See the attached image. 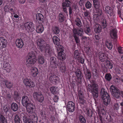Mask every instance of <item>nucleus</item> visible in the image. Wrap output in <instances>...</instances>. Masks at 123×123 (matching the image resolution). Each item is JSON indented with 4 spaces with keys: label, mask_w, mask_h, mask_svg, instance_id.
Returning a JSON list of instances; mask_svg holds the SVG:
<instances>
[{
    "label": "nucleus",
    "mask_w": 123,
    "mask_h": 123,
    "mask_svg": "<svg viewBox=\"0 0 123 123\" xmlns=\"http://www.w3.org/2000/svg\"><path fill=\"white\" fill-rule=\"evenodd\" d=\"M21 102L23 106L26 107L28 112L30 113L33 112L34 105L31 102L28 97L26 96L22 97Z\"/></svg>",
    "instance_id": "obj_1"
},
{
    "label": "nucleus",
    "mask_w": 123,
    "mask_h": 123,
    "mask_svg": "<svg viewBox=\"0 0 123 123\" xmlns=\"http://www.w3.org/2000/svg\"><path fill=\"white\" fill-rule=\"evenodd\" d=\"M37 60L35 53L33 51L30 52L28 54L26 64L28 67L31 66V65L35 64Z\"/></svg>",
    "instance_id": "obj_2"
},
{
    "label": "nucleus",
    "mask_w": 123,
    "mask_h": 123,
    "mask_svg": "<svg viewBox=\"0 0 123 123\" xmlns=\"http://www.w3.org/2000/svg\"><path fill=\"white\" fill-rule=\"evenodd\" d=\"M88 88L89 91L92 93V96L94 98H97L98 96V85L93 83L89 84Z\"/></svg>",
    "instance_id": "obj_3"
},
{
    "label": "nucleus",
    "mask_w": 123,
    "mask_h": 123,
    "mask_svg": "<svg viewBox=\"0 0 123 123\" xmlns=\"http://www.w3.org/2000/svg\"><path fill=\"white\" fill-rule=\"evenodd\" d=\"M101 98L103 100V104L105 105H108L110 103V98L104 89H101Z\"/></svg>",
    "instance_id": "obj_4"
},
{
    "label": "nucleus",
    "mask_w": 123,
    "mask_h": 123,
    "mask_svg": "<svg viewBox=\"0 0 123 123\" xmlns=\"http://www.w3.org/2000/svg\"><path fill=\"white\" fill-rule=\"evenodd\" d=\"M73 36L74 37L76 43H79L80 41L79 37L77 36V35L82 36L83 34V29L80 28L79 29L74 28L72 30Z\"/></svg>",
    "instance_id": "obj_5"
},
{
    "label": "nucleus",
    "mask_w": 123,
    "mask_h": 123,
    "mask_svg": "<svg viewBox=\"0 0 123 123\" xmlns=\"http://www.w3.org/2000/svg\"><path fill=\"white\" fill-rule=\"evenodd\" d=\"M110 91L113 97L116 98H118L120 97V92L119 90L114 86H111Z\"/></svg>",
    "instance_id": "obj_6"
},
{
    "label": "nucleus",
    "mask_w": 123,
    "mask_h": 123,
    "mask_svg": "<svg viewBox=\"0 0 123 123\" xmlns=\"http://www.w3.org/2000/svg\"><path fill=\"white\" fill-rule=\"evenodd\" d=\"M74 57L76 60L82 64H84V59L81 57V54L78 50H75L74 53Z\"/></svg>",
    "instance_id": "obj_7"
},
{
    "label": "nucleus",
    "mask_w": 123,
    "mask_h": 123,
    "mask_svg": "<svg viewBox=\"0 0 123 123\" xmlns=\"http://www.w3.org/2000/svg\"><path fill=\"white\" fill-rule=\"evenodd\" d=\"M49 77V81L53 84H56L59 82V78L58 77L53 73H50L48 76Z\"/></svg>",
    "instance_id": "obj_8"
},
{
    "label": "nucleus",
    "mask_w": 123,
    "mask_h": 123,
    "mask_svg": "<svg viewBox=\"0 0 123 123\" xmlns=\"http://www.w3.org/2000/svg\"><path fill=\"white\" fill-rule=\"evenodd\" d=\"M26 30L28 32H31L34 30L33 24L31 22H26L24 24Z\"/></svg>",
    "instance_id": "obj_9"
},
{
    "label": "nucleus",
    "mask_w": 123,
    "mask_h": 123,
    "mask_svg": "<svg viewBox=\"0 0 123 123\" xmlns=\"http://www.w3.org/2000/svg\"><path fill=\"white\" fill-rule=\"evenodd\" d=\"M37 44L39 46V49L41 52H43L44 50V47L46 45L45 41L41 38L38 39L37 42Z\"/></svg>",
    "instance_id": "obj_10"
},
{
    "label": "nucleus",
    "mask_w": 123,
    "mask_h": 123,
    "mask_svg": "<svg viewBox=\"0 0 123 123\" xmlns=\"http://www.w3.org/2000/svg\"><path fill=\"white\" fill-rule=\"evenodd\" d=\"M33 96L35 99L40 102H42L44 100L43 95L39 92H35L33 93Z\"/></svg>",
    "instance_id": "obj_11"
},
{
    "label": "nucleus",
    "mask_w": 123,
    "mask_h": 123,
    "mask_svg": "<svg viewBox=\"0 0 123 123\" xmlns=\"http://www.w3.org/2000/svg\"><path fill=\"white\" fill-rule=\"evenodd\" d=\"M0 81L4 84L6 87L8 88H11L13 86V84L12 83L6 79L0 77Z\"/></svg>",
    "instance_id": "obj_12"
},
{
    "label": "nucleus",
    "mask_w": 123,
    "mask_h": 123,
    "mask_svg": "<svg viewBox=\"0 0 123 123\" xmlns=\"http://www.w3.org/2000/svg\"><path fill=\"white\" fill-rule=\"evenodd\" d=\"M23 82L25 85L26 86L32 87H34L35 86L34 83L29 79H24Z\"/></svg>",
    "instance_id": "obj_13"
},
{
    "label": "nucleus",
    "mask_w": 123,
    "mask_h": 123,
    "mask_svg": "<svg viewBox=\"0 0 123 123\" xmlns=\"http://www.w3.org/2000/svg\"><path fill=\"white\" fill-rule=\"evenodd\" d=\"M71 3L68 0H66L65 2L62 3V8L63 11L68 15V11L66 7H69L70 6Z\"/></svg>",
    "instance_id": "obj_14"
},
{
    "label": "nucleus",
    "mask_w": 123,
    "mask_h": 123,
    "mask_svg": "<svg viewBox=\"0 0 123 123\" xmlns=\"http://www.w3.org/2000/svg\"><path fill=\"white\" fill-rule=\"evenodd\" d=\"M75 104L72 101H69L67 104V109L70 112H73L75 110Z\"/></svg>",
    "instance_id": "obj_15"
},
{
    "label": "nucleus",
    "mask_w": 123,
    "mask_h": 123,
    "mask_svg": "<svg viewBox=\"0 0 123 123\" xmlns=\"http://www.w3.org/2000/svg\"><path fill=\"white\" fill-rule=\"evenodd\" d=\"M78 96L79 101L81 104L84 105L86 103V101L85 99L84 95L83 92L80 90L78 92Z\"/></svg>",
    "instance_id": "obj_16"
},
{
    "label": "nucleus",
    "mask_w": 123,
    "mask_h": 123,
    "mask_svg": "<svg viewBox=\"0 0 123 123\" xmlns=\"http://www.w3.org/2000/svg\"><path fill=\"white\" fill-rule=\"evenodd\" d=\"M20 116L24 123H31V121H30V119L27 117V115L25 113H22L20 114Z\"/></svg>",
    "instance_id": "obj_17"
},
{
    "label": "nucleus",
    "mask_w": 123,
    "mask_h": 123,
    "mask_svg": "<svg viewBox=\"0 0 123 123\" xmlns=\"http://www.w3.org/2000/svg\"><path fill=\"white\" fill-rule=\"evenodd\" d=\"M7 43V40L4 37L0 38V48L2 49L5 47Z\"/></svg>",
    "instance_id": "obj_18"
},
{
    "label": "nucleus",
    "mask_w": 123,
    "mask_h": 123,
    "mask_svg": "<svg viewBox=\"0 0 123 123\" xmlns=\"http://www.w3.org/2000/svg\"><path fill=\"white\" fill-rule=\"evenodd\" d=\"M15 43L17 47L18 48H21L24 45L23 41L21 39H17Z\"/></svg>",
    "instance_id": "obj_19"
},
{
    "label": "nucleus",
    "mask_w": 123,
    "mask_h": 123,
    "mask_svg": "<svg viewBox=\"0 0 123 123\" xmlns=\"http://www.w3.org/2000/svg\"><path fill=\"white\" fill-rule=\"evenodd\" d=\"M45 52L46 54L48 56H51V51L50 49L49 45L46 44L45 46L44 47Z\"/></svg>",
    "instance_id": "obj_20"
},
{
    "label": "nucleus",
    "mask_w": 123,
    "mask_h": 123,
    "mask_svg": "<svg viewBox=\"0 0 123 123\" xmlns=\"http://www.w3.org/2000/svg\"><path fill=\"white\" fill-rule=\"evenodd\" d=\"M94 31L96 33L100 32L101 30V27L99 24L95 23L93 26Z\"/></svg>",
    "instance_id": "obj_21"
},
{
    "label": "nucleus",
    "mask_w": 123,
    "mask_h": 123,
    "mask_svg": "<svg viewBox=\"0 0 123 123\" xmlns=\"http://www.w3.org/2000/svg\"><path fill=\"white\" fill-rule=\"evenodd\" d=\"M50 62L51 64L54 65V67L55 68H57L59 66L58 63L56 61V59L54 57L51 58Z\"/></svg>",
    "instance_id": "obj_22"
},
{
    "label": "nucleus",
    "mask_w": 123,
    "mask_h": 123,
    "mask_svg": "<svg viewBox=\"0 0 123 123\" xmlns=\"http://www.w3.org/2000/svg\"><path fill=\"white\" fill-rule=\"evenodd\" d=\"M30 121H31V123H36L37 121V117L36 116L31 114L29 116Z\"/></svg>",
    "instance_id": "obj_23"
},
{
    "label": "nucleus",
    "mask_w": 123,
    "mask_h": 123,
    "mask_svg": "<svg viewBox=\"0 0 123 123\" xmlns=\"http://www.w3.org/2000/svg\"><path fill=\"white\" fill-rule=\"evenodd\" d=\"M38 73V69L36 68H33L31 70V74L33 77H36Z\"/></svg>",
    "instance_id": "obj_24"
},
{
    "label": "nucleus",
    "mask_w": 123,
    "mask_h": 123,
    "mask_svg": "<svg viewBox=\"0 0 123 123\" xmlns=\"http://www.w3.org/2000/svg\"><path fill=\"white\" fill-rule=\"evenodd\" d=\"M105 11L107 13L110 15L111 16L112 15L113 12L112 9L110 7L107 6L105 7Z\"/></svg>",
    "instance_id": "obj_25"
},
{
    "label": "nucleus",
    "mask_w": 123,
    "mask_h": 123,
    "mask_svg": "<svg viewBox=\"0 0 123 123\" xmlns=\"http://www.w3.org/2000/svg\"><path fill=\"white\" fill-rule=\"evenodd\" d=\"M52 40L54 43L57 46L59 45L60 43V40L59 38L56 36H54Z\"/></svg>",
    "instance_id": "obj_26"
},
{
    "label": "nucleus",
    "mask_w": 123,
    "mask_h": 123,
    "mask_svg": "<svg viewBox=\"0 0 123 123\" xmlns=\"http://www.w3.org/2000/svg\"><path fill=\"white\" fill-rule=\"evenodd\" d=\"M36 18L39 20L40 22H43L44 21V17L43 15L41 13H38L36 15Z\"/></svg>",
    "instance_id": "obj_27"
},
{
    "label": "nucleus",
    "mask_w": 123,
    "mask_h": 123,
    "mask_svg": "<svg viewBox=\"0 0 123 123\" xmlns=\"http://www.w3.org/2000/svg\"><path fill=\"white\" fill-rule=\"evenodd\" d=\"M50 90L52 93L54 94H57L59 93L58 88L55 86H53L50 88Z\"/></svg>",
    "instance_id": "obj_28"
},
{
    "label": "nucleus",
    "mask_w": 123,
    "mask_h": 123,
    "mask_svg": "<svg viewBox=\"0 0 123 123\" xmlns=\"http://www.w3.org/2000/svg\"><path fill=\"white\" fill-rule=\"evenodd\" d=\"M3 68V69L6 70L7 72H9L11 71L10 66L8 63H5L4 64Z\"/></svg>",
    "instance_id": "obj_29"
},
{
    "label": "nucleus",
    "mask_w": 123,
    "mask_h": 123,
    "mask_svg": "<svg viewBox=\"0 0 123 123\" xmlns=\"http://www.w3.org/2000/svg\"><path fill=\"white\" fill-rule=\"evenodd\" d=\"M99 58L102 62H103L105 61L106 57L105 54L104 53H102L101 52H99Z\"/></svg>",
    "instance_id": "obj_30"
},
{
    "label": "nucleus",
    "mask_w": 123,
    "mask_h": 123,
    "mask_svg": "<svg viewBox=\"0 0 123 123\" xmlns=\"http://www.w3.org/2000/svg\"><path fill=\"white\" fill-rule=\"evenodd\" d=\"M59 66H58L60 68V70L62 73H64L66 70L64 64L61 62L59 63Z\"/></svg>",
    "instance_id": "obj_31"
},
{
    "label": "nucleus",
    "mask_w": 123,
    "mask_h": 123,
    "mask_svg": "<svg viewBox=\"0 0 123 123\" xmlns=\"http://www.w3.org/2000/svg\"><path fill=\"white\" fill-rule=\"evenodd\" d=\"M59 58L61 60H64L66 58V55L62 51L59 52L58 53Z\"/></svg>",
    "instance_id": "obj_32"
},
{
    "label": "nucleus",
    "mask_w": 123,
    "mask_h": 123,
    "mask_svg": "<svg viewBox=\"0 0 123 123\" xmlns=\"http://www.w3.org/2000/svg\"><path fill=\"white\" fill-rule=\"evenodd\" d=\"M117 31L115 29L112 30L110 32L111 36L112 38H115L117 37Z\"/></svg>",
    "instance_id": "obj_33"
},
{
    "label": "nucleus",
    "mask_w": 123,
    "mask_h": 123,
    "mask_svg": "<svg viewBox=\"0 0 123 123\" xmlns=\"http://www.w3.org/2000/svg\"><path fill=\"white\" fill-rule=\"evenodd\" d=\"M43 30V27L42 25H39L36 27V31L38 33H42Z\"/></svg>",
    "instance_id": "obj_34"
},
{
    "label": "nucleus",
    "mask_w": 123,
    "mask_h": 123,
    "mask_svg": "<svg viewBox=\"0 0 123 123\" xmlns=\"http://www.w3.org/2000/svg\"><path fill=\"white\" fill-rule=\"evenodd\" d=\"M11 109L13 111H17L18 109V106L17 104L15 103H13L11 105Z\"/></svg>",
    "instance_id": "obj_35"
},
{
    "label": "nucleus",
    "mask_w": 123,
    "mask_h": 123,
    "mask_svg": "<svg viewBox=\"0 0 123 123\" xmlns=\"http://www.w3.org/2000/svg\"><path fill=\"white\" fill-rule=\"evenodd\" d=\"M94 6L95 8H98L100 3L98 0H93Z\"/></svg>",
    "instance_id": "obj_36"
},
{
    "label": "nucleus",
    "mask_w": 123,
    "mask_h": 123,
    "mask_svg": "<svg viewBox=\"0 0 123 123\" xmlns=\"http://www.w3.org/2000/svg\"><path fill=\"white\" fill-rule=\"evenodd\" d=\"M38 60L39 63L41 64H43L45 61L43 57L41 56H38Z\"/></svg>",
    "instance_id": "obj_37"
},
{
    "label": "nucleus",
    "mask_w": 123,
    "mask_h": 123,
    "mask_svg": "<svg viewBox=\"0 0 123 123\" xmlns=\"http://www.w3.org/2000/svg\"><path fill=\"white\" fill-rule=\"evenodd\" d=\"M75 23L79 27H81L82 26V23L80 19L78 18H77L75 20Z\"/></svg>",
    "instance_id": "obj_38"
},
{
    "label": "nucleus",
    "mask_w": 123,
    "mask_h": 123,
    "mask_svg": "<svg viewBox=\"0 0 123 123\" xmlns=\"http://www.w3.org/2000/svg\"><path fill=\"white\" fill-rule=\"evenodd\" d=\"M0 122L2 123H7L6 119L2 115H0Z\"/></svg>",
    "instance_id": "obj_39"
},
{
    "label": "nucleus",
    "mask_w": 123,
    "mask_h": 123,
    "mask_svg": "<svg viewBox=\"0 0 123 123\" xmlns=\"http://www.w3.org/2000/svg\"><path fill=\"white\" fill-rule=\"evenodd\" d=\"M53 30L54 33L56 34H58L60 31V29L59 27L56 26L53 27Z\"/></svg>",
    "instance_id": "obj_40"
},
{
    "label": "nucleus",
    "mask_w": 123,
    "mask_h": 123,
    "mask_svg": "<svg viewBox=\"0 0 123 123\" xmlns=\"http://www.w3.org/2000/svg\"><path fill=\"white\" fill-rule=\"evenodd\" d=\"M59 19L60 22H62L64 21V17L62 13H61L59 14Z\"/></svg>",
    "instance_id": "obj_41"
},
{
    "label": "nucleus",
    "mask_w": 123,
    "mask_h": 123,
    "mask_svg": "<svg viewBox=\"0 0 123 123\" xmlns=\"http://www.w3.org/2000/svg\"><path fill=\"white\" fill-rule=\"evenodd\" d=\"M84 17L85 18H87L90 17V13L88 11H86L84 12Z\"/></svg>",
    "instance_id": "obj_42"
},
{
    "label": "nucleus",
    "mask_w": 123,
    "mask_h": 123,
    "mask_svg": "<svg viewBox=\"0 0 123 123\" xmlns=\"http://www.w3.org/2000/svg\"><path fill=\"white\" fill-rule=\"evenodd\" d=\"M98 8H95L94 10V12L96 13V14L98 16H100L101 14V10L98 9Z\"/></svg>",
    "instance_id": "obj_43"
},
{
    "label": "nucleus",
    "mask_w": 123,
    "mask_h": 123,
    "mask_svg": "<svg viewBox=\"0 0 123 123\" xmlns=\"http://www.w3.org/2000/svg\"><path fill=\"white\" fill-rule=\"evenodd\" d=\"M75 73L78 78L80 79L81 78L82 74L80 70H77L76 71Z\"/></svg>",
    "instance_id": "obj_44"
},
{
    "label": "nucleus",
    "mask_w": 123,
    "mask_h": 123,
    "mask_svg": "<svg viewBox=\"0 0 123 123\" xmlns=\"http://www.w3.org/2000/svg\"><path fill=\"white\" fill-rule=\"evenodd\" d=\"M85 32L87 34L89 35H90L91 34V30L90 29V28L89 27H86L85 29Z\"/></svg>",
    "instance_id": "obj_45"
},
{
    "label": "nucleus",
    "mask_w": 123,
    "mask_h": 123,
    "mask_svg": "<svg viewBox=\"0 0 123 123\" xmlns=\"http://www.w3.org/2000/svg\"><path fill=\"white\" fill-rule=\"evenodd\" d=\"M79 119L80 122L81 123H85L86 121L85 118L82 116H79Z\"/></svg>",
    "instance_id": "obj_46"
},
{
    "label": "nucleus",
    "mask_w": 123,
    "mask_h": 123,
    "mask_svg": "<svg viewBox=\"0 0 123 123\" xmlns=\"http://www.w3.org/2000/svg\"><path fill=\"white\" fill-rule=\"evenodd\" d=\"M107 48L110 50L112 48V45L111 43L106 41L105 42Z\"/></svg>",
    "instance_id": "obj_47"
},
{
    "label": "nucleus",
    "mask_w": 123,
    "mask_h": 123,
    "mask_svg": "<svg viewBox=\"0 0 123 123\" xmlns=\"http://www.w3.org/2000/svg\"><path fill=\"white\" fill-rule=\"evenodd\" d=\"M15 123H20V119L18 115H16L15 116L14 119Z\"/></svg>",
    "instance_id": "obj_48"
},
{
    "label": "nucleus",
    "mask_w": 123,
    "mask_h": 123,
    "mask_svg": "<svg viewBox=\"0 0 123 123\" xmlns=\"http://www.w3.org/2000/svg\"><path fill=\"white\" fill-rule=\"evenodd\" d=\"M112 77L110 74H106L105 76V78L107 81H110Z\"/></svg>",
    "instance_id": "obj_49"
},
{
    "label": "nucleus",
    "mask_w": 123,
    "mask_h": 123,
    "mask_svg": "<svg viewBox=\"0 0 123 123\" xmlns=\"http://www.w3.org/2000/svg\"><path fill=\"white\" fill-rule=\"evenodd\" d=\"M107 66L109 69H111L113 67L112 63L109 61L107 62Z\"/></svg>",
    "instance_id": "obj_50"
},
{
    "label": "nucleus",
    "mask_w": 123,
    "mask_h": 123,
    "mask_svg": "<svg viewBox=\"0 0 123 123\" xmlns=\"http://www.w3.org/2000/svg\"><path fill=\"white\" fill-rule=\"evenodd\" d=\"M101 40H94V43L97 46L101 44Z\"/></svg>",
    "instance_id": "obj_51"
},
{
    "label": "nucleus",
    "mask_w": 123,
    "mask_h": 123,
    "mask_svg": "<svg viewBox=\"0 0 123 123\" xmlns=\"http://www.w3.org/2000/svg\"><path fill=\"white\" fill-rule=\"evenodd\" d=\"M102 26L103 28H104L106 27L107 25L106 22L105 20H104L102 22Z\"/></svg>",
    "instance_id": "obj_52"
},
{
    "label": "nucleus",
    "mask_w": 123,
    "mask_h": 123,
    "mask_svg": "<svg viewBox=\"0 0 123 123\" xmlns=\"http://www.w3.org/2000/svg\"><path fill=\"white\" fill-rule=\"evenodd\" d=\"M3 109L5 112H6L8 111L9 110V107L7 105H5L3 106Z\"/></svg>",
    "instance_id": "obj_53"
},
{
    "label": "nucleus",
    "mask_w": 123,
    "mask_h": 123,
    "mask_svg": "<svg viewBox=\"0 0 123 123\" xmlns=\"http://www.w3.org/2000/svg\"><path fill=\"white\" fill-rule=\"evenodd\" d=\"M85 6L87 8L90 9L92 6V4L89 2L88 1L86 3Z\"/></svg>",
    "instance_id": "obj_54"
},
{
    "label": "nucleus",
    "mask_w": 123,
    "mask_h": 123,
    "mask_svg": "<svg viewBox=\"0 0 123 123\" xmlns=\"http://www.w3.org/2000/svg\"><path fill=\"white\" fill-rule=\"evenodd\" d=\"M86 76L87 78L88 79H89L91 78V74L90 72L89 71H87L86 74Z\"/></svg>",
    "instance_id": "obj_55"
},
{
    "label": "nucleus",
    "mask_w": 123,
    "mask_h": 123,
    "mask_svg": "<svg viewBox=\"0 0 123 123\" xmlns=\"http://www.w3.org/2000/svg\"><path fill=\"white\" fill-rule=\"evenodd\" d=\"M93 76L94 77H97L98 76V75L97 73V70H94L93 71Z\"/></svg>",
    "instance_id": "obj_56"
},
{
    "label": "nucleus",
    "mask_w": 123,
    "mask_h": 123,
    "mask_svg": "<svg viewBox=\"0 0 123 123\" xmlns=\"http://www.w3.org/2000/svg\"><path fill=\"white\" fill-rule=\"evenodd\" d=\"M11 95L9 93H7L6 96V98L7 100H9L11 98Z\"/></svg>",
    "instance_id": "obj_57"
},
{
    "label": "nucleus",
    "mask_w": 123,
    "mask_h": 123,
    "mask_svg": "<svg viewBox=\"0 0 123 123\" xmlns=\"http://www.w3.org/2000/svg\"><path fill=\"white\" fill-rule=\"evenodd\" d=\"M119 105L118 103L115 104L114 105V109L118 110L119 109Z\"/></svg>",
    "instance_id": "obj_58"
},
{
    "label": "nucleus",
    "mask_w": 123,
    "mask_h": 123,
    "mask_svg": "<svg viewBox=\"0 0 123 123\" xmlns=\"http://www.w3.org/2000/svg\"><path fill=\"white\" fill-rule=\"evenodd\" d=\"M58 99V97L56 96H55V97L53 98V100L54 102H57Z\"/></svg>",
    "instance_id": "obj_59"
},
{
    "label": "nucleus",
    "mask_w": 123,
    "mask_h": 123,
    "mask_svg": "<svg viewBox=\"0 0 123 123\" xmlns=\"http://www.w3.org/2000/svg\"><path fill=\"white\" fill-rule=\"evenodd\" d=\"M118 50L119 53H123V52L122 49V48L121 47H119L118 48Z\"/></svg>",
    "instance_id": "obj_60"
},
{
    "label": "nucleus",
    "mask_w": 123,
    "mask_h": 123,
    "mask_svg": "<svg viewBox=\"0 0 123 123\" xmlns=\"http://www.w3.org/2000/svg\"><path fill=\"white\" fill-rule=\"evenodd\" d=\"M94 40H100V37L98 35H95V38Z\"/></svg>",
    "instance_id": "obj_61"
},
{
    "label": "nucleus",
    "mask_w": 123,
    "mask_h": 123,
    "mask_svg": "<svg viewBox=\"0 0 123 123\" xmlns=\"http://www.w3.org/2000/svg\"><path fill=\"white\" fill-rule=\"evenodd\" d=\"M87 39V37H86L83 36L82 37L81 39L83 41L85 42L86 41Z\"/></svg>",
    "instance_id": "obj_62"
},
{
    "label": "nucleus",
    "mask_w": 123,
    "mask_h": 123,
    "mask_svg": "<svg viewBox=\"0 0 123 123\" xmlns=\"http://www.w3.org/2000/svg\"><path fill=\"white\" fill-rule=\"evenodd\" d=\"M92 111L91 110H88L87 111V114L89 115L90 116L91 115Z\"/></svg>",
    "instance_id": "obj_63"
},
{
    "label": "nucleus",
    "mask_w": 123,
    "mask_h": 123,
    "mask_svg": "<svg viewBox=\"0 0 123 123\" xmlns=\"http://www.w3.org/2000/svg\"><path fill=\"white\" fill-rule=\"evenodd\" d=\"M115 81L116 83L119 82L120 81L119 78L118 77H117L116 78L115 80Z\"/></svg>",
    "instance_id": "obj_64"
}]
</instances>
